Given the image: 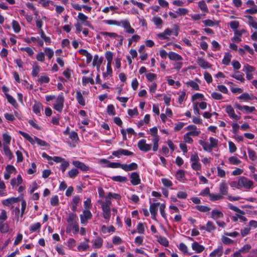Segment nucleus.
I'll return each instance as SVG.
<instances>
[{
    "label": "nucleus",
    "instance_id": "nucleus-1",
    "mask_svg": "<svg viewBox=\"0 0 257 257\" xmlns=\"http://www.w3.org/2000/svg\"><path fill=\"white\" fill-rule=\"evenodd\" d=\"M101 207L102 210V216L103 218L106 220H109L110 217V205L111 202L109 200H105L103 201L99 200L98 201Z\"/></svg>",
    "mask_w": 257,
    "mask_h": 257
},
{
    "label": "nucleus",
    "instance_id": "nucleus-2",
    "mask_svg": "<svg viewBox=\"0 0 257 257\" xmlns=\"http://www.w3.org/2000/svg\"><path fill=\"white\" fill-rule=\"evenodd\" d=\"M36 25L37 27L39 29V34L40 35L42 39L44 40L46 45H50L51 43V38L46 35L44 31L42 29L43 25L42 20L40 19H37L36 20Z\"/></svg>",
    "mask_w": 257,
    "mask_h": 257
},
{
    "label": "nucleus",
    "instance_id": "nucleus-3",
    "mask_svg": "<svg viewBox=\"0 0 257 257\" xmlns=\"http://www.w3.org/2000/svg\"><path fill=\"white\" fill-rule=\"evenodd\" d=\"M190 161L191 162L192 168L196 171L201 170V165L199 162V159L198 154L196 153L191 156Z\"/></svg>",
    "mask_w": 257,
    "mask_h": 257
},
{
    "label": "nucleus",
    "instance_id": "nucleus-4",
    "mask_svg": "<svg viewBox=\"0 0 257 257\" xmlns=\"http://www.w3.org/2000/svg\"><path fill=\"white\" fill-rule=\"evenodd\" d=\"M64 97L63 93L60 94L57 97L54 103L53 108L59 112H62L64 107Z\"/></svg>",
    "mask_w": 257,
    "mask_h": 257
},
{
    "label": "nucleus",
    "instance_id": "nucleus-5",
    "mask_svg": "<svg viewBox=\"0 0 257 257\" xmlns=\"http://www.w3.org/2000/svg\"><path fill=\"white\" fill-rule=\"evenodd\" d=\"M253 183L252 181L244 177H241L238 180L237 185L240 187H243L245 189H250L253 186Z\"/></svg>",
    "mask_w": 257,
    "mask_h": 257
},
{
    "label": "nucleus",
    "instance_id": "nucleus-6",
    "mask_svg": "<svg viewBox=\"0 0 257 257\" xmlns=\"http://www.w3.org/2000/svg\"><path fill=\"white\" fill-rule=\"evenodd\" d=\"M200 83V80L198 78H196L195 80H189L185 84L188 87H190L192 89L195 91H199L200 90L199 84Z\"/></svg>",
    "mask_w": 257,
    "mask_h": 257
},
{
    "label": "nucleus",
    "instance_id": "nucleus-7",
    "mask_svg": "<svg viewBox=\"0 0 257 257\" xmlns=\"http://www.w3.org/2000/svg\"><path fill=\"white\" fill-rule=\"evenodd\" d=\"M138 147L139 149L143 152H148L151 150L152 148V145L147 144L146 140L145 139H142L138 142Z\"/></svg>",
    "mask_w": 257,
    "mask_h": 257
},
{
    "label": "nucleus",
    "instance_id": "nucleus-8",
    "mask_svg": "<svg viewBox=\"0 0 257 257\" xmlns=\"http://www.w3.org/2000/svg\"><path fill=\"white\" fill-rule=\"evenodd\" d=\"M16 172L17 170L15 167L13 165H9L6 167L4 173V178L6 180H8L11 177L12 174H16Z\"/></svg>",
    "mask_w": 257,
    "mask_h": 257
},
{
    "label": "nucleus",
    "instance_id": "nucleus-9",
    "mask_svg": "<svg viewBox=\"0 0 257 257\" xmlns=\"http://www.w3.org/2000/svg\"><path fill=\"white\" fill-rule=\"evenodd\" d=\"M225 111L228 114V116L232 119L238 120L240 118V116L239 115H237L235 113L234 109L230 105H228L225 106Z\"/></svg>",
    "mask_w": 257,
    "mask_h": 257
},
{
    "label": "nucleus",
    "instance_id": "nucleus-10",
    "mask_svg": "<svg viewBox=\"0 0 257 257\" xmlns=\"http://www.w3.org/2000/svg\"><path fill=\"white\" fill-rule=\"evenodd\" d=\"M92 217V213L89 210L86 209L84 210L81 214L80 215V221L82 224H85L87 223V220L90 219Z\"/></svg>",
    "mask_w": 257,
    "mask_h": 257
},
{
    "label": "nucleus",
    "instance_id": "nucleus-11",
    "mask_svg": "<svg viewBox=\"0 0 257 257\" xmlns=\"http://www.w3.org/2000/svg\"><path fill=\"white\" fill-rule=\"evenodd\" d=\"M160 205L159 202L153 203L150 204V211L152 215V218L156 220V216L158 214V209Z\"/></svg>",
    "mask_w": 257,
    "mask_h": 257
},
{
    "label": "nucleus",
    "instance_id": "nucleus-12",
    "mask_svg": "<svg viewBox=\"0 0 257 257\" xmlns=\"http://www.w3.org/2000/svg\"><path fill=\"white\" fill-rule=\"evenodd\" d=\"M112 155L117 158H120L121 156H131L133 153L127 150L119 149L116 151H114L112 153Z\"/></svg>",
    "mask_w": 257,
    "mask_h": 257
},
{
    "label": "nucleus",
    "instance_id": "nucleus-13",
    "mask_svg": "<svg viewBox=\"0 0 257 257\" xmlns=\"http://www.w3.org/2000/svg\"><path fill=\"white\" fill-rule=\"evenodd\" d=\"M186 129L188 131L187 133L192 137L197 136L201 133L200 131L198 130L195 125H189Z\"/></svg>",
    "mask_w": 257,
    "mask_h": 257
},
{
    "label": "nucleus",
    "instance_id": "nucleus-14",
    "mask_svg": "<svg viewBox=\"0 0 257 257\" xmlns=\"http://www.w3.org/2000/svg\"><path fill=\"white\" fill-rule=\"evenodd\" d=\"M197 63L201 68L204 69L210 68L212 66L210 63L202 57L197 58Z\"/></svg>",
    "mask_w": 257,
    "mask_h": 257
},
{
    "label": "nucleus",
    "instance_id": "nucleus-15",
    "mask_svg": "<svg viewBox=\"0 0 257 257\" xmlns=\"http://www.w3.org/2000/svg\"><path fill=\"white\" fill-rule=\"evenodd\" d=\"M39 4L43 7L51 11L53 10L54 7L55 6L54 2L51 0H40Z\"/></svg>",
    "mask_w": 257,
    "mask_h": 257
},
{
    "label": "nucleus",
    "instance_id": "nucleus-16",
    "mask_svg": "<svg viewBox=\"0 0 257 257\" xmlns=\"http://www.w3.org/2000/svg\"><path fill=\"white\" fill-rule=\"evenodd\" d=\"M211 217L214 220H217L223 217L224 214L223 212L218 209H213L211 212Z\"/></svg>",
    "mask_w": 257,
    "mask_h": 257
},
{
    "label": "nucleus",
    "instance_id": "nucleus-17",
    "mask_svg": "<svg viewBox=\"0 0 257 257\" xmlns=\"http://www.w3.org/2000/svg\"><path fill=\"white\" fill-rule=\"evenodd\" d=\"M245 33H246V31L244 29L235 30L234 31V35L232 38V40L236 42H240L241 41V36Z\"/></svg>",
    "mask_w": 257,
    "mask_h": 257
},
{
    "label": "nucleus",
    "instance_id": "nucleus-18",
    "mask_svg": "<svg viewBox=\"0 0 257 257\" xmlns=\"http://www.w3.org/2000/svg\"><path fill=\"white\" fill-rule=\"evenodd\" d=\"M100 34L104 36L105 39L110 38H120V44H122V41L123 40V38L122 37L118 36L117 34L115 33H111V32H101Z\"/></svg>",
    "mask_w": 257,
    "mask_h": 257
},
{
    "label": "nucleus",
    "instance_id": "nucleus-19",
    "mask_svg": "<svg viewBox=\"0 0 257 257\" xmlns=\"http://www.w3.org/2000/svg\"><path fill=\"white\" fill-rule=\"evenodd\" d=\"M69 137L72 142V143H69L70 146L75 147L76 146V144L77 143L78 141L79 140L77 133L74 131H72L69 133Z\"/></svg>",
    "mask_w": 257,
    "mask_h": 257
},
{
    "label": "nucleus",
    "instance_id": "nucleus-20",
    "mask_svg": "<svg viewBox=\"0 0 257 257\" xmlns=\"http://www.w3.org/2000/svg\"><path fill=\"white\" fill-rule=\"evenodd\" d=\"M72 164L75 166L76 168L80 169L81 170L83 171H87L89 170V168L83 163L79 161L74 160L72 162Z\"/></svg>",
    "mask_w": 257,
    "mask_h": 257
},
{
    "label": "nucleus",
    "instance_id": "nucleus-21",
    "mask_svg": "<svg viewBox=\"0 0 257 257\" xmlns=\"http://www.w3.org/2000/svg\"><path fill=\"white\" fill-rule=\"evenodd\" d=\"M191 247L192 249L197 253H199L202 252L205 249V247L200 244L197 241H194L191 244Z\"/></svg>",
    "mask_w": 257,
    "mask_h": 257
},
{
    "label": "nucleus",
    "instance_id": "nucleus-22",
    "mask_svg": "<svg viewBox=\"0 0 257 257\" xmlns=\"http://www.w3.org/2000/svg\"><path fill=\"white\" fill-rule=\"evenodd\" d=\"M199 228L201 230H205L207 231L210 232L215 229L216 227L213 222L211 221H208L206 226L200 225Z\"/></svg>",
    "mask_w": 257,
    "mask_h": 257
},
{
    "label": "nucleus",
    "instance_id": "nucleus-23",
    "mask_svg": "<svg viewBox=\"0 0 257 257\" xmlns=\"http://www.w3.org/2000/svg\"><path fill=\"white\" fill-rule=\"evenodd\" d=\"M120 23L122 25L123 28L125 29V32L126 33L130 34H133L135 33V30L133 28H132L130 23L127 20H123Z\"/></svg>",
    "mask_w": 257,
    "mask_h": 257
},
{
    "label": "nucleus",
    "instance_id": "nucleus-24",
    "mask_svg": "<svg viewBox=\"0 0 257 257\" xmlns=\"http://www.w3.org/2000/svg\"><path fill=\"white\" fill-rule=\"evenodd\" d=\"M131 183L133 185H138L141 183L139 175L136 172H133L131 175Z\"/></svg>",
    "mask_w": 257,
    "mask_h": 257
},
{
    "label": "nucleus",
    "instance_id": "nucleus-25",
    "mask_svg": "<svg viewBox=\"0 0 257 257\" xmlns=\"http://www.w3.org/2000/svg\"><path fill=\"white\" fill-rule=\"evenodd\" d=\"M89 240L87 238H85L84 241L80 243L78 246L77 249L79 251H85L88 249L89 247Z\"/></svg>",
    "mask_w": 257,
    "mask_h": 257
},
{
    "label": "nucleus",
    "instance_id": "nucleus-26",
    "mask_svg": "<svg viewBox=\"0 0 257 257\" xmlns=\"http://www.w3.org/2000/svg\"><path fill=\"white\" fill-rule=\"evenodd\" d=\"M244 212L241 210V212H236L235 216H232V218L233 221L236 222L238 219H240L242 222L247 221L246 218L244 216Z\"/></svg>",
    "mask_w": 257,
    "mask_h": 257
},
{
    "label": "nucleus",
    "instance_id": "nucleus-27",
    "mask_svg": "<svg viewBox=\"0 0 257 257\" xmlns=\"http://www.w3.org/2000/svg\"><path fill=\"white\" fill-rule=\"evenodd\" d=\"M178 248L184 255H191L192 252L190 251L188 246L184 243H180L178 245Z\"/></svg>",
    "mask_w": 257,
    "mask_h": 257
},
{
    "label": "nucleus",
    "instance_id": "nucleus-28",
    "mask_svg": "<svg viewBox=\"0 0 257 257\" xmlns=\"http://www.w3.org/2000/svg\"><path fill=\"white\" fill-rule=\"evenodd\" d=\"M79 231V226L78 223H74L69 224L66 228V232H70L72 231L74 234L77 233Z\"/></svg>",
    "mask_w": 257,
    "mask_h": 257
},
{
    "label": "nucleus",
    "instance_id": "nucleus-29",
    "mask_svg": "<svg viewBox=\"0 0 257 257\" xmlns=\"http://www.w3.org/2000/svg\"><path fill=\"white\" fill-rule=\"evenodd\" d=\"M168 56L169 58L172 61H182L183 60L182 57L173 51H170L168 53Z\"/></svg>",
    "mask_w": 257,
    "mask_h": 257
},
{
    "label": "nucleus",
    "instance_id": "nucleus-30",
    "mask_svg": "<svg viewBox=\"0 0 257 257\" xmlns=\"http://www.w3.org/2000/svg\"><path fill=\"white\" fill-rule=\"evenodd\" d=\"M222 254L223 247L222 246H219L218 248H215L210 252L209 256L210 257H221Z\"/></svg>",
    "mask_w": 257,
    "mask_h": 257
},
{
    "label": "nucleus",
    "instance_id": "nucleus-31",
    "mask_svg": "<svg viewBox=\"0 0 257 257\" xmlns=\"http://www.w3.org/2000/svg\"><path fill=\"white\" fill-rule=\"evenodd\" d=\"M172 32L171 30L168 28L165 30L163 32L158 34L157 36L162 39H168L169 36L172 34Z\"/></svg>",
    "mask_w": 257,
    "mask_h": 257
},
{
    "label": "nucleus",
    "instance_id": "nucleus-32",
    "mask_svg": "<svg viewBox=\"0 0 257 257\" xmlns=\"http://www.w3.org/2000/svg\"><path fill=\"white\" fill-rule=\"evenodd\" d=\"M138 168V165L135 163H132L129 165L122 164L121 169L125 171H130L136 170Z\"/></svg>",
    "mask_w": 257,
    "mask_h": 257
},
{
    "label": "nucleus",
    "instance_id": "nucleus-33",
    "mask_svg": "<svg viewBox=\"0 0 257 257\" xmlns=\"http://www.w3.org/2000/svg\"><path fill=\"white\" fill-rule=\"evenodd\" d=\"M103 58L99 57L97 55H95L94 56V58L93 60L92 64L94 67H96V68L98 70H99L101 64L102 62Z\"/></svg>",
    "mask_w": 257,
    "mask_h": 257
},
{
    "label": "nucleus",
    "instance_id": "nucleus-34",
    "mask_svg": "<svg viewBox=\"0 0 257 257\" xmlns=\"http://www.w3.org/2000/svg\"><path fill=\"white\" fill-rule=\"evenodd\" d=\"M22 182L23 179L20 175H18L17 178H14L11 180V184L13 187L19 186Z\"/></svg>",
    "mask_w": 257,
    "mask_h": 257
},
{
    "label": "nucleus",
    "instance_id": "nucleus-35",
    "mask_svg": "<svg viewBox=\"0 0 257 257\" xmlns=\"http://www.w3.org/2000/svg\"><path fill=\"white\" fill-rule=\"evenodd\" d=\"M79 53L85 56L86 58V63L87 64H89L91 62L92 59V56L88 53L86 50L85 49H80L79 50Z\"/></svg>",
    "mask_w": 257,
    "mask_h": 257
},
{
    "label": "nucleus",
    "instance_id": "nucleus-36",
    "mask_svg": "<svg viewBox=\"0 0 257 257\" xmlns=\"http://www.w3.org/2000/svg\"><path fill=\"white\" fill-rule=\"evenodd\" d=\"M18 200H19L18 198L11 197V198H9L8 199L2 200V203L4 205L9 206L10 205H12V204L18 202Z\"/></svg>",
    "mask_w": 257,
    "mask_h": 257
},
{
    "label": "nucleus",
    "instance_id": "nucleus-37",
    "mask_svg": "<svg viewBox=\"0 0 257 257\" xmlns=\"http://www.w3.org/2000/svg\"><path fill=\"white\" fill-rule=\"evenodd\" d=\"M103 244V240L100 237H97L92 241V247L94 248H99Z\"/></svg>",
    "mask_w": 257,
    "mask_h": 257
},
{
    "label": "nucleus",
    "instance_id": "nucleus-38",
    "mask_svg": "<svg viewBox=\"0 0 257 257\" xmlns=\"http://www.w3.org/2000/svg\"><path fill=\"white\" fill-rule=\"evenodd\" d=\"M219 192L220 194L223 196L227 194L228 193V186L227 183L224 182H222L219 186Z\"/></svg>",
    "mask_w": 257,
    "mask_h": 257
},
{
    "label": "nucleus",
    "instance_id": "nucleus-39",
    "mask_svg": "<svg viewBox=\"0 0 257 257\" xmlns=\"http://www.w3.org/2000/svg\"><path fill=\"white\" fill-rule=\"evenodd\" d=\"M42 109L43 105L40 102H36L33 107V111L38 115H40L41 111Z\"/></svg>",
    "mask_w": 257,
    "mask_h": 257
},
{
    "label": "nucleus",
    "instance_id": "nucleus-40",
    "mask_svg": "<svg viewBox=\"0 0 257 257\" xmlns=\"http://www.w3.org/2000/svg\"><path fill=\"white\" fill-rule=\"evenodd\" d=\"M114 231L115 228L112 225H110L108 227L105 225H102L101 227V231L104 234L114 232Z\"/></svg>",
    "mask_w": 257,
    "mask_h": 257
},
{
    "label": "nucleus",
    "instance_id": "nucleus-41",
    "mask_svg": "<svg viewBox=\"0 0 257 257\" xmlns=\"http://www.w3.org/2000/svg\"><path fill=\"white\" fill-rule=\"evenodd\" d=\"M78 18L80 21L84 23V24L86 26H89L90 25V23L87 21L88 17L83 13H79L78 15Z\"/></svg>",
    "mask_w": 257,
    "mask_h": 257
},
{
    "label": "nucleus",
    "instance_id": "nucleus-42",
    "mask_svg": "<svg viewBox=\"0 0 257 257\" xmlns=\"http://www.w3.org/2000/svg\"><path fill=\"white\" fill-rule=\"evenodd\" d=\"M3 150L4 155L6 156L9 159H11L13 157V153L11 151L9 146L4 145Z\"/></svg>",
    "mask_w": 257,
    "mask_h": 257
},
{
    "label": "nucleus",
    "instance_id": "nucleus-43",
    "mask_svg": "<svg viewBox=\"0 0 257 257\" xmlns=\"http://www.w3.org/2000/svg\"><path fill=\"white\" fill-rule=\"evenodd\" d=\"M105 198V200H110L111 199H114L116 200H119L121 199V196L120 194L117 193L109 192L106 196Z\"/></svg>",
    "mask_w": 257,
    "mask_h": 257
},
{
    "label": "nucleus",
    "instance_id": "nucleus-44",
    "mask_svg": "<svg viewBox=\"0 0 257 257\" xmlns=\"http://www.w3.org/2000/svg\"><path fill=\"white\" fill-rule=\"evenodd\" d=\"M232 58V55L229 53H225L224 57L222 60V63L224 65H229L231 59Z\"/></svg>",
    "mask_w": 257,
    "mask_h": 257
},
{
    "label": "nucleus",
    "instance_id": "nucleus-45",
    "mask_svg": "<svg viewBox=\"0 0 257 257\" xmlns=\"http://www.w3.org/2000/svg\"><path fill=\"white\" fill-rule=\"evenodd\" d=\"M120 132L122 135L123 140H126V134H128L131 135H134L135 134L134 130L132 128H131V127L127 128L126 130L122 129V130H121Z\"/></svg>",
    "mask_w": 257,
    "mask_h": 257
},
{
    "label": "nucleus",
    "instance_id": "nucleus-46",
    "mask_svg": "<svg viewBox=\"0 0 257 257\" xmlns=\"http://www.w3.org/2000/svg\"><path fill=\"white\" fill-rule=\"evenodd\" d=\"M44 50L45 55L47 57L48 59H51L54 56L53 50L49 47H45Z\"/></svg>",
    "mask_w": 257,
    "mask_h": 257
},
{
    "label": "nucleus",
    "instance_id": "nucleus-47",
    "mask_svg": "<svg viewBox=\"0 0 257 257\" xmlns=\"http://www.w3.org/2000/svg\"><path fill=\"white\" fill-rule=\"evenodd\" d=\"M199 144L202 146L205 151L211 152L212 151V148L208 142L200 140Z\"/></svg>",
    "mask_w": 257,
    "mask_h": 257
},
{
    "label": "nucleus",
    "instance_id": "nucleus-48",
    "mask_svg": "<svg viewBox=\"0 0 257 257\" xmlns=\"http://www.w3.org/2000/svg\"><path fill=\"white\" fill-rule=\"evenodd\" d=\"M20 134L26 140H27L30 143L32 144H35V137L34 138L31 137L28 134L20 131Z\"/></svg>",
    "mask_w": 257,
    "mask_h": 257
},
{
    "label": "nucleus",
    "instance_id": "nucleus-49",
    "mask_svg": "<svg viewBox=\"0 0 257 257\" xmlns=\"http://www.w3.org/2000/svg\"><path fill=\"white\" fill-rule=\"evenodd\" d=\"M231 76L241 82H243L244 81L243 74L239 71L235 72L233 74H232Z\"/></svg>",
    "mask_w": 257,
    "mask_h": 257
},
{
    "label": "nucleus",
    "instance_id": "nucleus-50",
    "mask_svg": "<svg viewBox=\"0 0 257 257\" xmlns=\"http://www.w3.org/2000/svg\"><path fill=\"white\" fill-rule=\"evenodd\" d=\"M223 198V196L221 194L218 193H211L209 197V199L212 201L220 200Z\"/></svg>",
    "mask_w": 257,
    "mask_h": 257
},
{
    "label": "nucleus",
    "instance_id": "nucleus-51",
    "mask_svg": "<svg viewBox=\"0 0 257 257\" xmlns=\"http://www.w3.org/2000/svg\"><path fill=\"white\" fill-rule=\"evenodd\" d=\"M152 142L153 143V150L155 152L157 151L158 149L159 145L158 142L160 140L159 136L152 137Z\"/></svg>",
    "mask_w": 257,
    "mask_h": 257
},
{
    "label": "nucleus",
    "instance_id": "nucleus-52",
    "mask_svg": "<svg viewBox=\"0 0 257 257\" xmlns=\"http://www.w3.org/2000/svg\"><path fill=\"white\" fill-rule=\"evenodd\" d=\"M157 241L162 245L165 246H168L169 245V241L167 238L162 236H157Z\"/></svg>",
    "mask_w": 257,
    "mask_h": 257
},
{
    "label": "nucleus",
    "instance_id": "nucleus-53",
    "mask_svg": "<svg viewBox=\"0 0 257 257\" xmlns=\"http://www.w3.org/2000/svg\"><path fill=\"white\" fill-rule=\"evenodd\" d=\"M204 96L203 94L200 93H196L192 95L191 96V101H197L198 100H202L204 99Z\"/></svg>",
    "mask_w": 257,
    "mask_h": 257
},
{
    "label": "nucleus",
    "instance_id": "nucleus-54",
    "mask_svg": "<svg viewBox=\"0 0 257 257\" xmlns=\"http://www.w3.org/2000/svg\"><path fill=\"white\" fill-rule=\"evenodd\" d=\"M76 99L78 101V102L82 105H85V100L83 97L82 94L81 93V92L77 91L76 92Z\"/></svg>",
    "mask_w": 257,
    "mask_h": 257
},
{
    "label": "nucleus",
    "instance_id": "nucleus-55",
    "mask_svg": "<svg viewBox=\"0 0 257 257\" xmlns=\"http://www.w3.org/2000/svg\"><path fill=\"white\" fill-rule=\"evenodd\" d=\"M79 173V172L77 169L72 168L68 171V175L69 178L73 179L75 178Z\"/></svg>",
    "mask_w": 257,
    "mask_h": 257
},
{
    "label": "nucleus",
    "instance_id": "nucleus-56",
    "mask_svg": "<svg viewBox=\"0 0 257 257\" xmlns=\"http://www.w3.org/2000/svg\"><path fill=\"white\" fill-rule=\"evenodd\" d=\"M198 6L199 8L202 12H206V13L208 12V9L207 5L206 4L204 1H199L198 3Z\"/></svg>",
    "mask_w": 257,
    "mask_h": 257
},
{
    "label": "nucleus",
    "instance_id": "nucleus-57",
    "mask_svg": "<svg viewBox=\"0 0 257 257\" xmlns=\"http://www.w3.org/2000/svg\"><path fill=\"white\" fill-rule=\"evenodd\" d=\"M176 177L177 180L184 181L185 180L184 171L182 170H178L176 173Z\"/></svg>",
    "mask_w": 257,
    "mask_h": 257
},
{
    "label": "nucleus",
    "instance_id": "nucleus-58",
    "mask_svg": "<svg viewBox=\"0 0 257 257\" xmlns=\"http://www.w3.org/2000/svg\"><path fill=\"white\" fill-rule=\"evenodd\" d=\"M112 74V70L111 68V63H107L106 71L103 73V76L106 77L111 76Z\"/></svg>",
    "mask_w": 257,
    "mask_h": 257
},
{
    "label": "nucleus",
    "instance_id": "nucleus-59",
    "mask_svg": "<svg viewBox=\"0 0 257 257\" xmlns=\"http://www.w3.org/2000/svg\"><path fill=\"white\" fill-rule=\"evenodd\" d=\"M6 185L5 183L0 180V196H6L7 195V192L6 191Z\"/></svg>",
    "mask_w": 257,
    "mask_h": 257
},
{
    "label": "nucleus",
    "instance_id": "nucleus-60",
    "mask_svg": "<svg viewBox=\"0 0 257 257\" xmlns=\"http://www.w3.org/2000/svg\"><path fill=\"white\" fill-rule=\"evenodd\" d=\"M30 41H31V43L34 42H37L38 46L42 47L44 45V43L45 41H44L43 39L42 40V39H40V38L39 37H32L30 38Z\"/></svg>",
    "mask_w": 257,
    "mask_h": 257
},
{
    "label": "nucleus",
    "instance_id": "nucleus-61",
    "mask_svg": "<svg viewBox=\"0 0 257 257\" xmlns=\"http://www.w3.org/2000/svg\"><path fill=\"white\" fill-rule=\"evenodd\" d=\"M6 95L7 98L8 102L13 105L14 107H17L18 106V103H17L15 99L11 95L9 94L6 93Z\"/></svg>",
    "mask_w": 257,
    "mask_h": 257
},
{
    "label": "nucleus",
    "instance_id": "nucleus-62",
    "mask_svg": "<svg viewBox=\"0 0 257 257\" xmlns=\"http://www.w3.org/2000/svg\"><path fill=\"white\" fill-rule=\"evenodd\" d=\"M247 18L248 20V24L249 26L254 29L257 30V22L253 19L251 16H249L247 17Z\"/></svg>",
    "mask_w": 257,
    "mask_h": 257
},
{
    "label": "nucleus",
    "instance_id": "nucleus-63",
    "mask_svg": "<svg viewBox=\"0 0 257 257\" xmlns=\"http://www.w3.org/2000/svg\"><path fill=\"white\" fill-rule=\"evenodd\" d=\"M146 78L148 81L153 82L157 78V75L153 73H148L146 74Z\"/></svg>",
    "mask_w": 257,
    "mask_h": 257
},
{
    "label": "nucleus",
    "instance_id": "nucleus-64",
    "mask_svg": "<svg viewBox=\"0 0 257 257\" xmlns=\"http://www.w3.org/2000/svg\"><path fill=\"white\" fill-rule=\"evenodd\" d=\"M12 27L16 33H18L21 31V27L18 22L13 20L12 22Z\"/></svg>",
    "mask_w": 257,
    "mask_h": 257
}]
</instances>
